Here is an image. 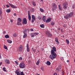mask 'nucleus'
Returning a JSON list of instances; mask_svg holds the SVG:
<instances>
[{
	"label": "nucleus",
	"mask_w": 75,
	"mask_h": 75,
	"mask_svg": "<svg viewBox=\"0 0 75 75\" xmlns=\"http://www.w3.org/2000/svg\"><path fill=\"white\" fill-rule=\"evenodd\" d=\"M55 42H57V44H59V41L58 40V38H55Z\"/></svg>",
	"instance_id": "412c9836"
},
{
	"label": "nucleus",
	"mask_w": 75,
	"mask_h": 75,
	"mask_svg": "<svg viewBox=\"0 0 75 75\" xmlns=\"http://www.w3.org/2000/svg\"><path fill=\"white\" fill-rule=\"evenodd\" d=\"M51 25H54V22H51Z\"/></svg>",
	"instance_id": "f704fd0d"
},
{
	"label": "nucleus",
	"mask_w": 75,
	"mask_h": 75,
	"mask_svg": "<svg viewBox=\"0 0 75 75\" xmlns=\"http://www.w3.org/2000/svg\"><path fill=\"white\" fill-rule=\"evenodd\" d=\"M64 18L67 19V20H68V19H69V18H70V17L69 16V14H66V16H64Z\"/></svg>",
	"instance_id": "2eb2a0df"
},
{
	"label": "nucleus",
	"mask_w": 75,
	"mask_h": 75,
	"mask_svg": "<svg viewBox=\"0 0 75 75\" xmlns=\"http://www.w3.org/2000/svg\"><path fill=\"white\" fill-rule=\"evenodd\" d=\"M1 54H0V59H1Z\"/></svg>",
	"instance_id": "5fc2aeb1"
},
{
	"label": "nucleus",
	"mask_w": 75,
	"mask_h": 75,
	"mask_svg": "<svg viewBox=\"0 0 75 75\" xmlns=\"http://www.w3.org/2000/svg\"><path fill=\"white\" fill-rule=\"evenodd\" d=\"M11 23H12V22H13V20H11Z\"/></svg>",
	"instance_id": "052dcab7"
},
{
	"label": "nucleus",
	"mask_w": 75,
	"mask_h": 75,
	"mask_svg": "<svg viewBox=\"0 0 75 75\" xmlns=\"http://www.w3.org/2000/svg\"><path fill=\"white\" fill-rule=\"evenodd\" d=\"M40 10L41 11V12H42V13H43L44 11V10H43V9L41 8L40 9Z\"/></svg>",
	"instance_id": "473e14b6"
},
{
	"label": "nucleus",
	"mask_w": 75,
	"mask_h": 75,
	"mask_svg": "<svg viewBox=\"0 0 75 75\" xmlns=\"http://www.w3.org/2000/svg\"><path fill=\"white\" fill-rule=\"evenodd\" d=\"M73 72L74 73H75V71H73Z\"/></svg>",
	"instance_id": "338daca9"
},
{
	"label": "nucleus",
	"mask_w": 75,
	"mask_h": 75,
	"mask_svg": "<svg viewBox=\"0 0 75 75\" xmlns=\"http://www.w3.org/2000/svg\"><path fill=\"white\" fill-rule=\"evenodd\" d=\"M40 60H38L36 63V64L37 65H39V64H40Z\"/></svg>",
	"instance_id": "b1692460"
},
{
	"label": "nucleus",
	"mask_w": 75,
	"mask_h": 75,
	"mask_svg": "<svg viewBox=\"0 0 75 75\" xmlns=\"http://www.w3.org/2000/svg\"><path fill=\"white\" fill-rule=\"evenodd\" d=\"M37 34L35 33H31L30 34L31 37H34V36H36Z\"/></svg>",
	"instance_id": "f8f14e48"
},
{
	"label": "nucleus",
	"mask_w": 75,
	"mask_h": 75,
	"mask_svg": "<svg viewBox=\"0 0 75 75\" xmlns=\"http://www.w3.org/2000/svg\"><path fill=\"white\" fill-rule=\"evenodd\" d=\"M75 4H74L72 6V8L73 9L74 8H75Z\"/></svg>",
	"instance_id": "c03bdc74"
},
{
	"label": "nucleus",
	"mask_w": 75,
	"mask_h": 75,
	"mask_svg": "<svg viewBox=\"0 0 75 75\" xmlns=\"http://www.w3.org/2000/svg\"><path fill=\"white\" fill-rule=\"evenodd\" d=\"M2 63H3V62H1L0 63V66H1V65L2 64Z\"/></svg>",
	"instance_id": "8fccbe9b"
},
{
	"label": "nucleus",
	"mask_w": 75,
	"mask_h": 75,
	"mask_svg": "<svg viewBox=\"0 0 75 75\" xmlns=\"http://www.w3.org/2000/svg\"><path fill=\"white\" fill-rule=\"evenodd\" d=\"M6 31H4L3 32V34H6Z\"/></svg>",
	"instance_id": "603ef678"
},
{
	"label": "nucleus",
	"mask_w": 75,
	"mask_h": 75,
	"mask_svg": "<svg viewBox=\"0 0 75 75\" xmlns=\"http://www.w3.org/2000/svg\"><path fill=\"white\" fill-rule=\"evenodd\" d=\"M37 18L38 20H41V17H40V16H39Z\"/></svg>",
	"instance_id": "c756f323"
},
{
	"label": "nucleus",
	"mask_w": 75,
	"mask_h": 75,
	"mask_svg": "<svg viewBox=\"0 0 75 75\" xmlns=\"http://www.w3.org/2000/svg\"><path fill=\"white\" fill-rule=\"evenodd\" d=\"M51 20H52V18H48L45 21V22L46 23H50Z\"/></svg>",
	"instance_id": "9d476101"
},
{
	"label": "nucleus",
	"mask_w": 75,
	"mask_h": 75,
	"mask_svg": "<svg viewBox=\"0 0 75 75\" xmlns=\"http://www.w3.org/2000/svg\"><path fill=\"white\" fill-rule=\"evenodd\" d=\"M45 33L47 37H48L49 38L52 37V35L49 31H46Z\"/></svg>",
	"instance_id": "7ed1b4c3"
},
{
	"label": "nucleus",
	"mask_w": 75,
	"mask_h": 75,
	"mask_svg": "<svg viewBox=\"0 0 75 75\" xmlns=\"http://www.w3.org/2000/svg\"><path fill=\"white\" fill-rule=\"evenodd\" d=\"M20 74L21 75H25L24 74V72L21 71L20 72Z\"/></svg>",
	"instance_id": "72a5a7b5"
},
{
	"label": "nucleus",
	"mask_w": 75,
	"mask_h": 75,
	"mask_svg": "<svg viewBox=\"0 0 75 75\" xmlns=\"http://www.w3.org/2000/svg\"><path fill=\"white\" fill-rule=\"evenodd\" d=\"M3 70L4 71V72H7V70H6V68L3 67Z\"/></svg>",
	"instance_id": "2f4dec72"
},
{
	"label": "nucleus",
	"mask_w": 75,
	"mask_h": 75,
	"mask_svg": "<svg viewBox=\"0 0 75 75\" xmlns=\"http://www.w3.org/2000/svg\"><path fill=\"white\" fill-rule=\"evenodd\" d=\"M52 7L54 9H56L57 7V5H56L55 4H52Z\"/></svg>",
	"instance_id": "dca6fc26"
},
{
	"label": "nucleus",
	"mask_w": 75,
	"mask_h": 75,
	"mask_svg": "<svg viewBox=\"0 0 75 75\" xmlns=\"http://www.w3.org/2000/svg\"><path fill=\"white\" fill-rule=\"evenodd\" d=\"M52 11H54V9L53 8H52Z\"/></svg>",
	"instance_id": "e2e57ef3"
},
{
	"label": "nucleus",
	"mask_w": 75,
	"mask_h": 75,
	"mask_svg": "<svg viewBox=\"0 0 75 75\" xmlns=\"http://www.w3.org/2000/svg\"><path fill=\"white\" fill-rule=\"evenodd\" d=\"M58 30H61V28H58Z\"/></svg>",
	"instance_id": "680f3d73"
},
{
	"label": "nucleus",
	"mask_w": 75,
	"mask_h": 75,
	"mask_svg": "<svg viewBox=\"0 0 75 75\" xmlns=\"http://www.w3.org/2000/svg\"><path fill=\"white\" fill-rule=\"evenodd\" d=\"M4 62L6 64H10V60L7 59L4 60Z\"/></svg>",
	"instance_id": "9b49d317"
},
{
	"label": "nucleus",
	"mask_w": 75,
	"mask_h": 75,
	"mask_svg": "<svg viewBox=\"0 0 75 75\" xmlns=\"http://www.w3.org/2000/svg\"><path fill=\"white\" fill-rule=\"evenodd\" d=\"M37 75H40L39 74H38Z\"/></svg>",
	"instance_id": "774afa93"
},
{
	"label": "nucleus",
	"mask_w": 75,
	"mask_h": 75,
	"mask_svg": "<svg viewBox=\"0 0 75 75\" xmlns=\"http://www.w3.org/2000/svg\"><path fill=\"white\" fill-rule=\"evenodd\" d=\"M30 31H34V30H33V29H31Z\"/></svg>",
	"instance_id": "3c124183"
},
{
	"label": "nucleus",
	"mask_w": 75,
	"mask_h": 75,
	"mask_svg": "<svg viewBox=\"0 0 75 75\" xmlns=\"http://www.w3.org/2000/svg\"><path fill=\"white\" fill-rule=\"evenodd\" d=\"M5 38H9V37L8 35H7L5 36Z\"/></svg>",
	"instance_id": "cd10ccee"
},
{
	"label": "nucleus",
	"mask_w": 75,
	"mask_h": 75,
	"mask_svg": "<svg viewBox=\"0 0 75 75\" xmlns=\"http://www.w3.org/2000/svg\"><path fill=\"white\" fill-rule=\"evenodd\" d=\"M35 19H32V22L34 23V21H35Z\"/></svg>",
	"instance_id": "a19ab883"
},
{
	"label": "nucleus",
	"mask_w": 75,
	"mask_h": 75,
	"mask_svg": "<svg viewBox=\"0 0 75 75\" xmlns=\"http://www.w3.org/2000/svg\"><path fill=\"white\" fill-rule=\"evenodd\" d=\"M33 51L34 52H35V51H36V50L34 49L33 50Z\"/></svg>",
	"instance_id": "6e6d98bb"
},
{
	"label": "nucleus",
	"mask_w": 75,
	"mask_h": 75,
	"mask_svg": "<svg viewBox=\"0 0 75 75\" xmlns=\"http://www.w3.org/2000/svg\"><path fill=\"white\" fill-rule=\"evenodd\" d=\"M46 19L47 18H46V16H44L42 18V20L44 22H45Z\"/></svg>",
	"instance_id": "aec40b11"
},
{
	"label": "nucleus",
	"mask_w": 75,
	"mask_h": 75,
	"mask_svg": "<svg viewBox=\"0 0 75 75\" xmlns=\"http://www.w3.org/2000/svg\"><path fill=\"white\" fill-rule=\"evenodd\" d=\"M13 36L14 37H17V35H16V33H14L13 34Z\"/></svg>",
	"instance_id": "e433bc0d"
},
{
	"label": "nucleus",
	"mask_w": 75,
	"mask_h": 75,
	"mask_svg": "<svg viewBox=\"0 0 75 75\" xmlns=\"http://www.w3.org/2000/svg\"><path fill=\"white\" fill-rule=\"evenodd\" d=\"M9 5L10 7H11L13 8H17V6H14V5H13L11 4H9Z\"/></svg>",
	"instance_id": "ddd939ff"
},
{
	"label": "nucleus",
	"mask_w": 75,
	"mask_h": 75,
	"mask_svg": "<svg viewBox=\"0 0 75 75\" xmlns=\"http://www.w3.org/2000/svg\"><path fill=\"white\" fill-rule=\"evenodd\" d=\"M58 7L59 10H60V11H62V6H61V4L59 5Z\"/></svg>",
	"instance_id": "6ab92c4d"
},
{
	"label": "nucleus",
	"mask_w": 75,
	"mask_h": 75,
	"mask_svg": "<svg viewBox=\"0 0 75 75\" xmlns=\"http://www.w3.org/2000/svg\"><path fill=\"white\" fill-rule=\"evenodd\" d=\"M62 74V75H64V72H63Z\"/></svg>",
	"instance_id": "13d9d810"
},
{
	"label": "nucleus",
	"mask_w": 75,
	"mask_h": 75,
	"mask_svg": "<svg viewBox=\"0 0 75 75\" xmlns=\"http://www.w3.org/2000/svg\"><path fill=\"white\" fill-rule=\"evenodd\" d=\"M30 61H28V62L29 63H30Z\"/></svg>",
	"instance_id": "69168bd1"
},
{
	"label": "nucleus",
	"mask_w": 75,
	"mask_h": 75,
	"mask_svg": "<svg viewBox=\"0 0 75 75\" xmlns=\"http://www.w3.org/2000/svg\"><path fill=\"white\" fill-rule=\"evenodd\" d=\"M41 69L42 70V71H44V68L42 67H41Z\"/></svg>",
	"instance_id": "de8ad7c7"
},
{
	"label": "nucleus",
	"mask_w": 75,
	"mask_h": 75,
	"mask_svg": "<svg viewBox=\"0 0 75 75\" xmlns=\"http://www.w3.org/2000/svg\"><path fill=\"white\" fill-rule=\"evenodd\" d=\"M23 33L24 34V35L23 36V38H26L27 37V30H25L23 32Z\"/></svg>",
	"instance_id": "39448f33"
},
{
	"label": "nucleus",
	"mask_w": 75,
	"mask_h": 75,
	"mask_svg": "<svg viewBox=\"0 0 75 75\" xmlns=\"http://www.w3.org/2000/svg\"><path fill=\"white\" fill-rule=\"evenodd\" d=\"M7 41L8 42V43H9V44H11V43H12V41L11 40H7Z\"/></svg>",
	"instance_id": "a878e982"
},
{
	"label": "nucleus",
	"mask_w": 75,
	"mask_h": 75,
	"mask_svg": "<svg viewBox=\"0 0 75 75\" xmlns=\"http://www.w3.org/2000/svg\"><path fill=\"white\" fill-rule=\"evenodd\" d=\"M1 14H2V10L0 9V15H1Z\"/></svg>",
	"instance_id": "ea45409f"
},
{
	"label": "nucleus",
	"mask_w": 75,
	"mask_h": 75,
	"mask_svg": "<svg viewBox=\"0 0 75 75\" xmlns=\"http://www.w3.org/2000/svg\"><path fill=\"white\" fill-rule=\"evenodd\" d=\"M61 69V65H59V66L58 68L56 69V70L58 71H60Z\"/></svg>",
	"instance_id": "f3484780"
},
{
	"label": "nucleus",
	"mask_w": 75,
	"mask_h": 75,
	"mask_svg": "<svg viewBox=\"0 0 75 75\" xmlns=\"http://www.w3.org/2000/svg\"><path fill=\"white\" fill-rule=\"evenodd\" d=\"M28 18L29 21H31V17L30 15V12L29 11H28Z\"/></svg>",
	"instance_id": "0eeeda50"
},
{
	"label": "nucleus",
	"mask_w": 75,
	"mask_h": 75,
	"mask_svg": "<svg viewBox=\"0 0 75 75\" xmlns=\"http://www.w3.org/2000/svg\"><path fill=\"white\" fill-rule=\"evenodd\" d=\"M63 27L64 28H66V27H67V25L65 24H64L63 25Z\"/></svg>",
	"instance_id": "79ce46f5"
},
{
	"label": "nucleus",
	"mask_w": 75,
	"mask_h": 75,
	"mask_svg": "<svg viewBox=\"0 0 75 75\" xmlns=\"http://www.w3.org/2000/svg\"><path fill=\"white\" fill-rule=\"evenodd\" d=\"M26 51L27 52H30V48L29 47L28 44H27L26 45Z\"/></svg>",
	"instance_id": "1a4fd4ad"
},
{
	"label": "nucleus",
	"mask_w": 75,
	"mask_h": 75,
	"mask_svg": "<svg viewBox=\"0 0 75 75\" xmlns=\"http://www.w3.org/2000/svg\"><path fill=\"white\" fill-rule=\"evenodd\" d=\"M20 70L19 69H18L16 71L15 73L17 75H20Z\"/></svg>",
	"instance_id": "423d86ee"
},
{
	"label": "nucleus",
	"mask_w": 75,
	"mask_h": 75,
	"mask_svg": "<svg viewBox=\"0 0 75 75\" xmlns=\"http://www.w3.org/2000/svg\"><path fill=\"white\" fill-rule=\"evenodd\" d=\"M32 19H35V16H34L33 15H32Z\"/></svg>",
	"instance_id": "c85d7f7f"
},
{
	"label": "nucleus",
	"mask_w": 75,
	"mask_h": 75,
	"mask_svg": "<svg viewBox=\"0 0 75 75\" xmlns=\"http://www.w3.org/2000/svg\"><path fill=\"white\" fill-rule=\"evenodd\" d=\"M17 24L18 25H21V22H17Z\"/></svg>",
	"instance_id": "58836bf2"
},
{
	"label": "nucleus",
	"mask_w": 75,
	"mask_h": 75,
	"mask_svg": "<svg viewBox=\"0 0 75 75\" xmlns=\"http://www.w3.org/2000/svg\"><path fill=\"white\" fill-rule=\"evenodd\" d=\"M22 21V20L20 18H18V22H21Z\"/></svg>",
	"instance_id": "5701e85b"
},
{
	"label": "nucleus",
	"mask_w": 75,
	"mask_h": 75,
	"mask_svg": "<svg viewBox=\"0 0 75 75\" xmlns=\"http://www.w3.org/2000/svg\"><path fill=\"white\" fill-rule=\"evenodd\" d=\"M33 5L34 6H35V2H33Z\"/></svg>",
	"instance_id": "37998d69"
},
{
	"label": "nucleus",
	"mask_w": 75,
	"mask_h": 75,
	"mask_svg": "<svg viewBox=\"0 0 75 75\" xmlns=\"http://www.w3.org/2000/svg\"><path fill=\"white\" fill-rule=\"evenodd\" d=\"M56 51V47H53L52 50L51 51V55L49 56V58L52 60H53L54 59H55L57 57V53H55V52Z\"/></svg>",
	"instance_id": "f257e3e1"
},
{
	"label": "nucleus",
	"mask_w": 75,
	"mask_h": 75,
	"mask_svg": "<svg viewBox=\"0 0 75 75\" xmlns=\"http://www.w3.org/2000/svg\"><path fill=\"white\" fill-rule=\"evenodd\" d=\"M66 42L67 44H69V40H66Z\"/></svg>",
	"instance_id": "7c9ffc66"
},
{
	"label": "nucleus",
	"mask_w": 75,
	"mask_h": 75,
	"mask_svg": "<svg viewBox=\"0 0 75 75\" xmlns=\"http://www.w3.org/2000/svg\"><path fill=\"white\" fill-rule=\"evenodd\" d=\"M23 45H21L18 47V51H23Z\"/></svg>",
	"instance_id": "6e6552de"
},
{
	"label": "nucleus",
	"mask_w": 75,
	"mask_h": 75,
	"mask_svg": "<svg viewBox=\"0 0 75 75\" xmlns=\"http://www.w3.org/2000/svg\"><path fill=\"white\" fill-rule=\"evenodd\" d=\"M68 6V4L67 3L65 2L63 4V8L65 10H67V6Z\"/></svg>",
	"instance_id": "f03ea898"
},
{
	"label": "nucleus",
	"mask_w": 75,
	"mask_h": 75,
	"mask_svg": "<svg viewBox=\"0 0 75 75\" xmlns=\"http://www.w3.org/2000/svg\"><path fill=\"white\" fill-rule=\"evenodd\" d=\"M15 63H16V64H17V65H18V62H17V61H15Z\"/></svg>",
	"instance_id": "49530a36"
},
{
	"label": "nucleus",
	"mask_w": 75,
	"mask_h": 75,
	"mask_svg": "<svg viewBox=\"0 0 75 75\" xmlns=\"http://www.w3.org/2000/svg\"><path fill=\"white\" fill-rule=\"evenodd\" d=\"M69 62V60H67V62Z\"/></svg>",
	"instance_id": "bf43d9fd"
},
{
	"label": "nucleus",
	"mask_w": 75,
	"mask_h": 75,
	"mask_svg": "<svg viewBox=\"0 0 75 75\" xmlns=\"http://www.w3.org/2000/svg\"><path fill=\"white\" fill-rule=\"evenodd\" d=\"M27 24V19L26 18H24L23 19V24Z\"/></svg>",
	"instance_id": "4468645a"
},
{
	"label": "nucleus",
	"mask_w": 75,
	"mask_h": 75,
	"mask_svg": "<svg viewBox=\"0 0 75 75\" xmlns=\"http://www.w3.org/2000/svg\"><path fill=\"white\" fill-rule=\"evenodd\" d=\"M19 67H20L21 68H24L25 67V65L24 63H22L20 64Z\"/></svg>",
	"instance_id": "20e7f679"
},
{
	"label": "nucleus",
	"mask_w": 75,
	"mask_h": 75,
	"mask_svg": "<svg viewBox=\"0 0 75 75\" xmlns=\"http://www.w3.org/2000/svg\"><path fill=\"white\" fill-rule=\"evenodd\" d=\"M47 65H51V63L49 61H47Z\"/></svg>",
	"instance_id": "393cba45"
},
{
	"label": "nucleus",
	"mask_w": 75,
	"mask_h": 75,
	"mask_svg": "<svg viewBox=\"0 0 75 75\" xmlns=\"http://www.w3.org/2000/svg\"><path fill=\"white\" fill-rule=\"evenodd\" d=\"M54 75H57V73H54Z\"/></svg>",
	"instance_id": "864d4df0"
},
{
	"label": "nucleus",
	"mask_w": 75,
	"mask_h": 75,
	"mask_svg": "<svg viewBox=\"0 0 75 75\" xmlns=\"http://www.w3.org/2000/svg\"><path fill=\"white\" fill-rule=\"evenodd\" d=\"M19 61H21L23 60V58L20 57L19 58Z\"/></svg>",
	"instance_id": "4c0bfd02"
},
{
	"label": "nucleus",
	"mask_w": 75,
	"mask_h": 75,
	"mask_svg": "<svg viewBox=\"0 0 75 75\" xmlns=\"http://www.w3.org/2000/svg\"><path fill=\"white\" fill-rule=\"evenodd\" d=\"M11 11V10H10V9H8L6 10V12L8 13H10Z\"/></svg>",
	"instance_id": "4be33fe9"
},
{
	"label": "nucleus",
	"mask_w": 75,
	"mask_h": 75,
	"mask_svg": "<svg viewBox=\"0 0 75 75\" xmlns=\"http://www.w3.org/2000/svg\"><path fill=\"white\" fill-rule=\"evenodd\" d=\"M6 6L8 8V7H10V6H9V5H8V4L6 5Z\"/></svg>",
	"instance_id": "09e8293b"
},
{
	"label": "nucleus",
	"mask_w": 75,
	"mask_h": 75,
	"mask_svg": "<svg viewBox=\"0 0 75 75\" xmlns=\"http://www.w3.org/2000/svg\"><path fill=\"white\" fill-rule=\"evenodd\" d=\"M38 52H40V51H39V50H38Z\"/></svg>",
	"instance_id": "0e129e2a"
},
{
	"label": "nucleus",
	"mask_w": 75,
	"mask_h": 75,
	"mask_svg": "<svg viewBox=\"0 0 75 75\" xmlns=\"http://www.w3.org/2000/svg\"><path fill=\"white\" fill-rule=\"evenodd\" d=\"M17 15V14L15 13L14 14V15L15 16H16Z\"/></svg>",
	"instance_id": "4d7b16f0"
},
{
	"label": "nucleus",
	"mask_w": 75,
	"mask_h": 75,
	"mask_svg": "<svg viewBox=\"0 0 75 75\" xmlns=\"http://www.w3.org/2000/svg\"><path fill=\"white\" fill-rule=\"evenodd\" d=\"M4 48H5V49H6V50H7V46L5 45L4 46Z\"/></svg>",
	"instance_id": "a18cd8bd"
},
{
	"label": "nucleus",
	"mask_w": 75,
	"mask_h": 75,
	"mask_svg": "<svg viewBox=\"0 0 75 75\" xmlns=\"http://www.w3.org/2000/svg\"><path fill=\"white\" fill-rule=\"evenodd\" d=\"M44 26H45V25L43 24H41L40 25V27H41V28H44Z\"/></svg>",
	"instance_id": "bb28decb"
},
{
	"label": "nucleus",
	"mask_w": 75,
	"mask_h": 75,
	"mask_svg": "<svg viewBox=\"0 0 75 75\" xmlns=\"http://www.w3.org/2000/svg\"><path fill=\"white\" fill-rule=\"evenodd\" d=\"M74 12H71L70 13H69L68 14L69 15L70 17L71 18V17H72V16H73L74 15Z\"/></svg>",
	"instance_id": "a211bd4d"
},
{
	"label": "nucleus",
	"mask_w": 75,
	"mask_h": 75,
	"mask_svg": "<svg viewBox=\"0 0 75 75\" xmlns=\"http://www.w3.org/2000/svg\"><path fill=\"white\" fill-rule=\"evenodd\" d=\"M31 10L32 12H34V11H35V10L34 9V8H32Z\"/></svg>",
	"instance_id": "c9c22d12"
}]
</instances>
